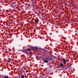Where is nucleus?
Instances as JSON below:
<instances>
[{
	"label": "nucleus",
	"instance_id": "4468645a",
	"mask_svg": "<svg viewBox=\"0 0 78 78\" xmlns=\"http://www.w3.org/2000/svg\"><path fill=\"white\" fill-rule=\"evenodd\" d=\"M4 78H6V76H5L4 77Z\"/></svg>",
	"mask_w": 78,
	"mask_h": 78
},
{
	"label": "nucleus",
	"instance_id": "f8f14e48",
	"mask_svg": "<svg viewBox=\"0 0 78 78\" xmlns=\"http://www.w3.org/2000/svg\"><path fill=\"white\" fill-rule=\"evenodd\" d=\"M44 75H46V74H47V72H44Z\"/></svg>",
	"mask_w": 78,
	"mask_h": 78
},
{
	"label": "nucleus",
	"instance_id": "ddd939ff",
	"mask_svg": "<svg viewBox=\"0 0 78 78\" xmlns=\"http://www.w3.org/2000/svg\"><path fill=\"white\" fill-rule=\"evenodd\" d=\"M9 50L10 51H11V49L10 48H9Z\"/></svg>",
	"mask_w": 78,
	"mask_h": 78
},
{
	"label": "nucleus",
	"instance_id": "9d476101",
	"mask_svg": "<svg viewBox=\"0 0 78 78\" xmlns=\"http://www.w3.org/2000/svg\"><path fill=\"white\" fill-rule=\"evenodd\" d=\"M35 22L36 23H38V21H37V20H35Z\"/></svg>",
	"mask_w": 78,
	"mask_h": 78
},
{
	"label": "nucleus",
	"instance_id": "9b49d317",
	"mask_svg": "<svg viewBox=\"0 0 78 78\" xmlns=\"http://www.w3.org/2000/svg\"><path fill=\"white\" fill-rule=\"evenodd\" d=\"M29 53H30V54H31V55H33V53L32 52H29Z\"/></svg>",
	"mask_w": 78,
	"mask_h": 78
},
{
	"label": "nucleus",
	"instance_id": "423d86ee",
	"mask_svg": "<svg viewBox=\"0 0 78 78\" xmlns=\"http://www.w3.org/2000/svg\"><path fill=\"white\" fill-rule=\"evenodd\" d=\"M25 50H26V51H31V49H30V48H28L27 49H25Z\"/></svg>",
	"mask_w": 78,
	"mask_h": 78
},
{
	"label": "nucleus",
	"instance_id": "dca6fc26",
	"mask_svg": "<svg viewBox=\"0 0 78 78\" xmlns=\"http://www.w3.org/2000/svg\"><path fill=\"white\" fill-rule=\"evenodd\" d=\"M2 78H3V77H4V76H2Z\"/></svg>",
	"mask_w": 78,
	"mask_h": 78
},
{
	"label": "nucleus",
	"instance_id": "f257e3e1",
	"mask_svg": "<svg viewBox=\"0 0 78 78\" xmlns=\"http://www.w3.org/2000/svg\"><path fill=\"white\" fill-rule=\"evenodd\" d=\"M44 59L43 61L44 62H45V63H48L50 61H51L52 60V58H44Z\"/></svg>",
	"mask_w": 78,
	"mask_h": 78
},
{
	"label": "nucleus",
	"instance_id": "6ab92c4d",
	"mask_svg": "<svg viewBox=\"0 0 78 78\" xmlns=\"http://www.w3.org/2000/svg\"><path fill=\"white\" fill-rule=\"evenodd\" d=\"M43 50H44V49H43Z\"/></svg>",
	"mask_w": 78,
	"mask_h": 78
},
{
	"label": "nucleus",
	"instance_id": "7ed1b4c3",
	"mask_svg": "<svg viewBox=\"0 0 78 78\" xmlns=\"http://www.w3.org/2000/svg\"><path fill=\"white\" fill-rule=\"evenodd\" d=\"M63 67H64V68H65V70H67L68 68L69 69H70L71 68L70 67V66L68 65L66 66V68H65L64 66H63Z\"/></svg>",
	"mask_w": 78,
	"mask_h": 78
},
{
	"label": "nucleus",
	"instance_id": "a211bd4d",
	"mask_svg": "<svg viewBox=\"0 0 78 78\" xmlns=\"http://www.w3.org/2000/svg\"><path fill=\"white\" fill-rule=\"evenodd\" d=\"M45 77L46 78H47V76H45Z\"/></svg>",
	"mask_w": 78,
	"mask_h": 78
},
{
	"label": "nucleus",
	"instance_id": "0eeeda50",
	"mask_svg": "<svg viewBox=\"0 0 78 78\" xmlns=\"http://www.w3.org/2000/svg\"><path fill=\"white\" fill-rule=\"evenodd\" d=\"M10 58H9L8 59H7V61L8 62H10Z\"/></svg>",
	"mask_w": 78,
	"mask_h": 78
},
{
	"label": "nucleus",
	"instance_id": "f03ea898",
	"mask_svg": "<svg viewBox=\"0 0 78 78\" xmlns=\"http://www.w3.org/2000/svg\"><path fill=\"white\" fill-rule=\"evenodd\" d=\"M20 72H21V73H23V75H24V76H26L27 75L26 73H25V71L23 70V69L21 70L20 71Z\"/></svg>",
	"mask_w": 78,
	"mask_h": 78
},
{
	"label": "nucleus",
	"instance_id": "f3484780",
	"mask_svg": "<svg viewBox=\"0 0 78 78\" xmlns=\"http://www.w3.org/2000/svg\"><path fill=\"white\" fill-rule=\"evenodd\" d=\"M14 6H12V8H14Z\"/></svg>",
	"mask_w": 78,
	"mask_h": 78
},
{
	"label": "nucleus",
	"instance_id": "2eb2a0df",
	"mask_svg": "<svg viewBox=\"0 0 78 78\" xmlns=\"http://www.w3.org/2000/svg\"><path fill=\"white\" fill-rule=\"evenodd\" d=\"M6 78H8V76H6Z\"/></svg>",
	"mask_w": 78,
	"mask_h": 78
},
{
	"label": "nucleus",
	"instance_id": "39448f33",
	"mask_svg": "<svg viewBox=\"0 0 78 78\" xmlns=\"http://www.w3.org/2000/svg\"><path fill=\"white\" fill-rule=\"evenodd\" d=\"M37 49V47H33L32 48V50H36Z\"/></svg>",
	"mask_w": 78,
	"mask_h": 78
},
{
	"label": "nucleus",
	"instance_id": "20e7f679",
	"mask_svg": "<svg viewBox=\"0 0 78 78\" xmlns=\"http://www.w3.org/2000/svg\"><path fill=\"white\" fill-rule=\"evenodd\" d=\"M63 62L64 65L66 64V59L63 58Z\"/></svg>",
	"mask_w": 78,
	"mask_h": 78
},
{
	"label": "nucleus",
	"instance_id": "6e6552de",
	"mask_svg": "<svg viewBox=\"0 0 78 78\" xmlns=\"http://www.w3.org/2000/svg\"><path fill=\"white\" fill-rule=\"evenodd\" d=\"M60 66L61 67H63V66H64V65H63V64H62V63H60Z\"/></svg>",
	"mask_w": 78,
	"mask_h": 78
},
{
	"label": "nucleus",
	"instance_id": "1a4fd4ad",
	"mask_svg": "<svg viewBox=\"0 0 78 78\" xmlns=\"http://www.w3.org/2000/svg\"><path fill=\"white\" fill-rule=\"evenodd\" d=\"M23 52H24V53H26V55H28V52H27L25 51H23Z\"/></svg>",
	"mask_w": 78,
	"mask_h": 78
}]
</instances>
